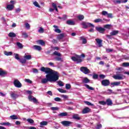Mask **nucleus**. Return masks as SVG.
I'll return each mask as SVG.
<instances>
[{"mask_svg":"<svg viewBox=\"0 0 129 129\" xmlns=\"http://www.w3.org/2000/svg\"><path fill=\"white\" fill-rule=\"evenodd\" d=\"M62 38H64V35L62 34H60L57 36V39L58 40V41H61Z\"/></svg>","mask_w":129,"mask_h":129,"instance_id":"26","label":"nucleus"},{"mask_svg":"<svg viewBox=\"0 0 129 129\" xmlns=\"http://www.w3.org/2000/svg\"><path fill=\"white\" fill-rule=\"evenodd\" d=\"M10 96L13 98V99H17L19 97V95L15 94L13 92L10 93Z\"/></svg>","mask_w":129,"mask_h":129,"instance_id":"15","label":"nucleus"},{"mask_svg":"<svg viewBox=\"0 0 129 129\" xmlns=\"http://www.w3.org/2000/svg\"><path fill=\"white\" fill-rule=\"evenodd\" d=\"M57 90H58V91H59L61 93H66V92H67V91L63 89L57 88Z\"/></svg>","mask_w":129,"mask_h":129,"instance_id":"28","label":"nucleus"},{"mask_svg":"<svg viewBox=\"0 0 129 129\" xmlns=\"http://www.w3.org/2000/svg\"><path fill=\"white\" fill-rule=\"evenodd\" d=\"M116 70L117 71H122L123 70V68H116Z\"/></svg>","mask_w":129,"mask_h":129,"instance_id":"61","label":"nucleus"},{"mask_svg":"<svg viewBox=\"0 0 129 129\" xmlns=\"http://www.w3.org/2000/svg\"><path fill=\"white\" fill-rule=\"evenodd\" d=\"M66 89H70L71 88V85L69 84H67L66 85Z\"/></svg>","mask_w":129,"mask_h":129,"instance_id":"51","label":"nucleus"},{"mask_svg":"<svg viewBox=\"0 0 129 129\" xmlns=\"http://www.w3.org/2000/svg\"><path fill=\"white\" fill-rule=\"evenodd\" d=\"M40 125H47L48 124V122L46 121H42L40 123Z\"/></svg>","mask_w":129,"mask_h":129,"instance_id":"38","label":"nucleus"},{"mask_svg":"<svg viewBox=\"0 0 129 129\" xmlns=\"http://www.w3.org/2000/svg\"><path fill=\"white\" fill-rule=\"evenodd\" d=\"M111 87H114V86H119L120 85V82H115L111 83Z\"/></svg>","mask_w":129,"mask_h":129,"instance_id":"18","label":"nucleus"},{"mask_svg":"<svg viewBox=\"0 0 129 129\" xmlns=\"http://www.w3.org/2000/svg\"><path fill=\"white\" fill-rule=\"evenodd\" d=\"M99 103L101 105H105V104H106V102H105L104 101H99Z\"/></svg>","mask_w":129,"mask_h":129,"instance_id":"49","label":"nucleus"},{"mask_svg":"<svg viewBox=\"0 0 129 129\" xmlns=\"http://www.w3.org/2000/svg\"><path fill=\"white\" fill-rule=\"evenodd\" d=\"M32 70L33 73H38V72H39V71H38V69H33Z\"/></svg>","mask_w":129,"mask_h":129,"instance_id":"60","label":"nucleus"},{"mask_svg":"<svg viewBox=\"0 0 129 129\" xmlns=\"http://www.w3.org/2000/svg\"><path fill=\"white\" fill-rule=\"evenodd\" d=\"M53 55H55V56H57L58 57H61V53L58 52V51H54L53 53Z\"/></svg>","mask_w":129,"mask_h":129,"instance_id":"36","label":"nucleus"},{"mask_svg":"<svg viewBox=\"0 0 129 129\" xmlns=\"http://www.w3.org/2000/svg\"><path fill=\"white\" fill-rule=\"evenodd\" d=\"M51 110H59V108L58 107H52L50 108Z\"/></svg>","mask_w":129,"mask_h":129,"instance_id":"47","label":"nucleus"},{"mask_svg":"<svg viewBox=\"0 0 129 129\" xmlns=\"http://www.w3.org/2000/svg\"><path fill=\"white\" fill-rule=\"evenodd\" d=\"M40 70L47 74L45 76L46 78L42 79L41 80V83L43 84L47 83L48 81L49 82H56V81L59 80L60 75L58 72L49 68H45L44 67H41Z\"/></svg>","mask_w":129,"mask_h":129,"instance_id":"1","label":"nucleus"},{"mask_svg":"<svg viewBox=\"0 0 129 129\" xmlns=\"http://www.w3.org/2000/svg\"><path fill=\"white\" fill-rule=\"evenodd\" d=\"M17 46L19 47V48H23V44L20 42L17 43Z\"/></svg>","mask_w":129,"mask_h":129,"instance_id":"53","label":"nucleus"},{"mask_svg":"<svg viewBox=\"0 0 129 129\" xmlns=\"http://www.w3.org/2000/svg\"><path fill=\"white\" fill-rule=\"evenodd\" d=\"M8 36L10 37V38H16L17 35L14 32H10L9 33Z\"/></svg>","mask_w":129,"mask_h":129,"instance_id":"20","label":"nucleus"},{"mask_svg":"<svg viewBox=\"0 0 129 129\" xmlns=\"http://www.w3.org/2000/svg\"><path fill=\"white\" fill-rule=\"evenodd\" d=\"M113 78L116 80H122L124 78V76L122 75H116L113 76Z\"/></svg>","mask_w":129,"mask_h":129,"instance_id":"8","label":"nucleus"},{"mask_svg":"<svg viewBox=\"0 0 129 129\" xmlns=\"http://www.w3.org/2000/svg\"><path fill=\"white\" fill-rule=\"evenodd\" d=\"M11 5H8L7 6V9L8 11H13L14 10V8H15V4H16V1H10Z\"/></svg>","mask_w":129,"mask_h":129,"instance_id":"4","label":"nucleus"},{"mask_svg":"<svg viewBox=\"0 0 129 129\" xmlns=\"http://www.w3.org/2000/svg\"><path fill=\"white\" fill-rule=\"evenodd\" d=\"M106 52H107L108 53H109L110 52H112V49H110V48H106Z\"/></svg>","mask_w":129,"mask_h":129,"instance_id":"64","label":"nucleus"},{"mask_svg":"<svg viewBox=\"0 0 129 129\" xmlns=\"http://www.w3.org/2000/svg\"><path fill=\"white\" fill-rule=\"evenodd\" d=\"M37 43L40 44V45H41V46H44L45 45V43L43 41V40H39L37 41Z\"/></svg>","mask_w":129,"mask_h":129,"instance_id":"30","label":"nucleus"},{"mask_svg":"<svg viewBox=\"0 0 129 129\" xmlns=\"http://www.w3.org/2000/svg\"><path fill=\"white\" fill-rule=\"evenodd\" d=\"M113 3L115 5H117L119 4H125V3H127V0L122 1V0H114L113 1Z\"/></svg>","mask_w":129,"mask_h":129,"instance_id":"9","label":"nucleus"},{"mask_svg":"<svg viewBox=\"0 0 129 129\" xmlns=\"http://www.w3.org/2000/svg\"><path fill=\"white\" fill-rule=\"evenodd\" d=\"M33 48L34 50H37V51H41L42 50V47L39 45H34Z\"/></svg>","mask_w":129,"mask_h":129,"instance_id":"23","label":"nucleus"},{"mask_svg":"<svg viewBox=\"0 0 129 129\" xmlns=\"http://www.w3.org/2000/svg\"><path fill=\"white\" fill-rule=\"evenodd\" d=\"M0 124L1 125H11L10 123L9 122L0 123Z\"/></svg>","mask_w":129,"mask_h":129,"instance_id":"40","label":"nucleus"},{"mask_svg":"<svg viewBox=\"0 0 129 129\" xmlns=\"http://www.w3.org/2000/svg\"><path fill=\"white\" fill-rule=\"evenodd\" d=\"M25 28L27 29V30H30L31 29V26L30 25V24L28 23H25Z\"/></svg>","mask_w":129,"mask_h":129,"instance_id":"31","label":"nucleus"},{"mask_svg":"<svg viewBox=\"0 0 129 129\" xmlns=\"http://www.w3.org/2000/svg\"><path fill=\"white\" fill-rule=\"evenodd\" d=\"M96 41L97 42L98 47H102V40L97 38L96 39Z\"/></svg>","mask_w":129,"mask_h":129,"instance_id":"17","label":"nucleus"},{"mask_svg":"<svg viewBox=\"0 0 129 129\" xmlns=\"http://www.w3.org/2000/svg\"><path fill=\"white\" fill-rule=\"evenodd\" d=\"M107 14H108V13L106 11H102V15L103 16H107Z\"/></svg>","mask_w":129,"mask_h":129,"instance_id":"58","label":"nucleus"},{"mask_svg":"<svg viewBox=\"0 0 129 129\" xmlns=\"http://www.w3.org/2000/svg\"><path fill=\"white\" fill-rule=\"evenodd\" d=\"M4 54L5 55H6V56H12L13 55V52L12 51H5L4 52Z\"/></svg>","mask_w":129,"mask_h":129,"instance_id":"27","label":"nucleus"},{"mask_svg":"<svg viewBox=\"0 0 129 129\" xmlns=\"http://www.w3.org/2000/svg\"><path fill=\"white\" fill-rule=\"evenodd\" d=\"M78 19L80 20V21H82L84 19V16L83 15H79L78 16Z\"/></svg>","mask_w":129,"mask_h":129,"instance_id":"44","label":"nucleus"},{"mask_svg":"<svg viewBox=\"0 0 129 129\" xmlns=\"http://www.w3.org/2000/svg\"><path fill=\"white\" fill-rule=\"evenodd\" d=\"M67 25H69L70 26H74L75 25V23H74V21L72 20H68L67 21Z\"/></svg>","mask_w":129,"mask_h":129,"instance_id":"22","label":"nucleus"},{"mask_svg":"<svg viewBox=\"0 0 129 129\" xmlns=\"http://www.w3.org/2000/svg\"><path fill=\"white\" fill-rule=\"evenodd\" d=\"M57 84L59 85V86L60 87L64 86V83L61 81L57 82Z\"/></svg>","mask_w":129,"mask_h":129,"instance_id":"42","label":"nucleus"},{"mask_svg":"<svg viewBox=\"0 0 129 129\" xmlns=\"http://www.w3.org/2000/svg\"><path fill=\"white\" fill-rule=\"evenodd\" d=\"M54 59L56 60V61H60L61 62L63 61V60H62V58H61V57L60 56H57L54 57Z\"/></svg>","mask_w":129,"mask_h":129,"instance_id":"37","label":"nucleus"},{"mask_svg":"<svg viewBox=\"0 0 129 129\" xmlns=\"http://www.w3.org/2000/svg\"><path fill=\"white\" fill-rule=\"evenodd\" d=\"M123 67H129V62H123L122 64Z\"/></svg>","mask_w":129,"mask_h":129,"instance_id":"41","label":"nucleus"},{"mask_svg":"<svg viewBox=\"0 0 129 129\" xmlns=\"http://www.w3.org/2000/svg\"><path fill=\"white\" fill-rule=\"evenodd\" d=\"M73 118H74V119H77V120L80 119V117H79V115L77 114L73 115Z\"/></svg>","mask_w":129,"mask_h":129,"instance_id":"29","label":"nucleus"},{"mask_svg":"<svg viewBox=\"0 0 129 129\" xmlns=\"http://www.w3.org/2000/svg\"><path fill=\"white\" fill-rule=\"evenodd\" d=\"M28 99L29 101H32V102H34V103H38V100H37V99H36V98L34 97L32 95H29L28 96Z\"/></svg>","mask_w":129,"mask_h":129,"instance_id":"10","label":"nucleus"},{"mask_svg":"<svg viewBox=\"0 0 129 129\" xmlns=\"http://www.w3.org/2000/svg\"><path fill=\"white\" fill-rule=\"evenodd\" d=\"M54 101H57L58 102L61 101V98L59 97H56L54 98Z\"/></svg>","mask_w":129,"mask_h":129,"instance_id":"55","label":"nucleus"},{"mask_svg":"<svg viewBox=\"0 0 129 129\" xmlns=\"http://www.w3.org/2000/svg\"><path fill=\"white\" fill-rule=\"evenodd\" d=\"M27 121L28 122H29V123H34V120L32 119H27Z\"/></svg>","mask_w":129,"mask_h":129,"instance_id":"52","label":"nucleus"},{"mask_svg":"<svg viewBox=\"0 0 129 129\" xmlns=\"http://www.w3.org/2000/svg\"><path fill=\"white\" fill-rule=\"evenodd\" d=\"M92 28L89 30V32L91 33H93L94 32V27H91Z\"/></svg>","mask_w":129,"mask_h":129,"instance_id":"59","label":"nucleus"},{"mask_svg":"<svg viewBox=\"0 0 129 129\" xmlns=\"http://www.w3.org/2000/svg\"><path fill=\"white\" fill-rule=\"evenodd\" d=\"M44 32V28H43L42 27H39L38 29V33H40V34H43Z\"/></svg>","mask_w":129,"mask_h":129,"instance_id":"35","label":"nucleus"},{"mask_svg":"<svg viewBox=\"0 0 129 129\" xmlns=\"http://www.w3.org/2000/svg\"><path fill=\"white\" fill-rule=\"evenodd\" d=\"M101 127H102V125L100 124L97 125L96 129H100V128H101Z\"/></svg>","mask_w":129,"mask_h":129,"instance_id":"63","label":"nucleus"},{"mask_svg":"<svg viewBox=\"0 0 129 129\" xmlns=\"http://www.w3.org/2000/svg\"><path fill=\"white\" fill-rule=\"evenodd\" d=\"M91 111V109L88 107H85L82 110V113L83 114H85L86 113H89V112H90Z\"/></svg>","mask_w":129,"mask_h":129,"instance_id":"13","label":"nucleus"},{"mask_svg":"<svg viewBox=\"0 0 129 129\" xmlns=\"http://www.w3.org/2000/svg\"><path fill=\"white\" fill-rule=\"evenodd\" d=\"M14 55H15V58L16 59V60H18V61H19V62H21V60H22V59L20 58V56L19 55V54L14 53Z\"/></svg>","mask_w":129,"mask_h":129,"instance_id":"24","label":"nucleus"},{"mask_svg":"<svg viewBox=\"0 0 129 129\" xmlns=\"http://www.w3.org/2000/svg\"><path fill=\"white\" fill-rule=\"evenodd\" d=\"M22 37L23 38H28V37H29V36L28 35V34H27L25 32H23L22 34Z\"/></svg>","mask_w":129,"mask_h":129,"instance_id":"39","label":"nucleus"},{"mask_svg":"<svg viewBox=\"0 0 129 129\" xmlns=\"http://www.w3.org/2000/svg\"><path fill=\"white\" fill-rule=\"evenodd\" d=\"M95 23H100V22H102V20L100 19H96L94 20Z\"/></svg>","mask_w":129,"mask_h":129,"instance_id":"50","label":"nucleus"},{"mask_svg":"<svg viewBox=\"0 0 129 129\" xmlns=\"http://www.w3.org/2000/svg\"><path fill=\"white\" fill-rule=\"evenodd\" d=\"M58 116L63 117V116H67L68 115V113L67 112H61L58 114Z\"/></svg>","mask_w":129,"mask_h":129,"instance_id":"25","label":"nucleus"},{"mask_svg":"<svg viewBox=\"0 0 129 129\" xmlns=\"http://www.w3.org/2000/svg\"><path fill=\"white\" fill-rule=\"evenodd\" d=\"M81 25L83 26V28L84 29H86L87 28H88V27H94V25L93 24L85 22H83Z\"/></svg>","mask_w":129,"mask_h":129,"instance_id":"5","label":"nucleus"},{"mask_svg":"<svg viewBox=\"0 0 129 129\" xmlns=\"http://www.w3.org/2000/svg\"><path fill=\"white\" fill-rule=\"evenodd\" d=\"M61 124L64 126H70V124L72 123V122L69 121H62L61 122Z\"/></svg>","mask_w":129,"mask_h":129,"instance_id":"12","label":"nucleus"},{"mask_svg":"<svg viewBox=\"0 0 129 129\" xmlns=\"http://www.w3.org/2000/svg\"><path fill=\"white\" fill-rule=\"evenodd\" d=\"M83 83H88L89 82V80L87 78H85L83 80Z\"/></svg>","mask_w":129,"mask_h":129,"instance_id":"45","label":"nucleus"},{"mask_svg":"<svg viewBox=\"0 0 129 129\" xmlns=\"http://www.w3.org/2000/svg\"><path fill=\"white\" fill-rule=\"evenodd\" d=\"M7 72L3 70L2 69H0V76H2V77H5L7 76Z\"/></svg>","mask_w":129,"mask_h":129,"instance_id":"14","label":"nucleus"},{"mask_svg":"<svg viewBox=\"0 0 129 129\" xmlns=\"http://www.w3.org/2000/svg\"><path fill=\"white\" fill-rule=\"evenodd\" d=\"M33 5H34L35 7H36L37 8H40V5H39V4L38 3V2H36V1L33 3Z\"/></svg>","mask_w":129,"mask_h":129,"instance_id":"48","label":"nucleus"},{"mask_svg":"<svg viewBox=\"0 0 129 129\" xmlns=\"http://www.w3.org/2000/svg\"><path fill=\"white\" fill-rule=\"evenodd\" d=\"M53 28H55L54 31L55 32V33H57L58 34H60V33H61V30L59 29L58 26L53 25Z\"/></svg>","mask_w":129,"mask_h":129,"instance_id":"19","label":"nucleus"},{"mask_svg":"<svg viewBox=\"0 0 129 129\" xmlns=\"http://www.w3.org/2000/svg\"><path fill=\"white\" fill-rule=\"evenodd\" d=\"M106 104H107V105H111V104H112V101H111L110 99H107Z\"/></svg>","mask_w":129,"mask_h":129,"instance_id":"32","label":"nucleus"},{"mask_svg":"<svg viewBox=\"0 0 129 129\" xmlns=\"http://www.w3.org/2000/svg\"><path fill=\"white\" fill-rule=\"evenodd\" d=\"M118 33H119L118 30H113L110 33V35H111V36H115V35H117Z\"/></svg>","mask_w":129,"mask_h":129,"instance_id":"21","label":"nucleus"},{"mask_svg":"<svg viewBox=\"0 0 129 129\" xmlns=\"http://www.w3.org/2000/svg\"><path fill=\"white\" fill-rule=\"evenodd\" d=\"M85 57V55L84 54H82L81 55H77L76 57H72V60H73V61H74L75 62H77V63H81V62H82V59H81V58Z\"/></svg>","mask_w":129,"mask_h":129,"instance_id":"2","label":"nucleus"},{"mask_svg":"<svg viewBox=\"0 0 129 129\" xmlns=\"http://www.w3.org/2000/svg\"><path fill=\"white\" fill-rule=\"evenodd\" d=\"M24 81L26 83H29V84H32L33 83V82L29 79H25Z\"/></svg>","mask_w":129,"mask_h":129,"instance_id":"33","label":"nucleus"},{"mask_svg":"<svg viewBox=\"0 0 129 129\" xmlns=\"http://www.w3.org/2000/svg\"><path fill=\"white\" fill-rule=\"evenodd\" d=\"M99 77H100V78L101 79H104V78H105V75H100L99 76Z\"/></svg>","mask_w":129,"mask_h":129,"instance_id":"57","label":"nucleus"},{"mask_svg":"<svg viewBox=\"0 0 129 129\" xmlns=\"http://www.w3.org/2000/svg\"><path fill=\"white\" fill-rule=\"evenodd\" d=\"M111 25L109 24H107L104 25V28H105L106 29H110V27H111Z\"/></svg>","mask_w":129,"mask_h":129,"instance_id":"54","label":"nucleus"},{"mask_svg":"<svg viewBox=\"0 0 129 129\" xmlns=\"http://www.w3.org/2000/svg\"><path fill=\"white\" fill-rule=\"evenodd\" d=\"M85 103L86 104H87V105H90L91 106H93L94 105V104H92V103H90V102H89L88 101H85Z\"/></svg>","mask_w":129,"mask_h":129,"instance_id":"46","label":"nucleus"},{"mask_svg":"<svg viewBox=\"0 0 129 129\" xmlns=\"http://www.w3.org/2000/svg\"><path fill=\"white\" fill-rule=\"evenodd\" d=\"M103 86H108L110 84V82L108 80H103L101 82Z\"/></svg>","mask_w":129,"mask_h":129,"instance_id":"11","label":"nucleus"},{"mask_svg":"<svg viewBox=\"0 0 129 129\" xmlns=\"http://www.w3.org/2000/svg\"><path fill=\"white\" fill-rule=\"evenodd\" d=\"M96 30L99 33H103L104 31H105V29L104 28L101 27H96Z\"/></svg>","mask_w":129,"mask_h":129,"instance_id":"16","label":"nucleus"},{"mask_svg":"<svg viewBox=\"0 0 129 129\" xmlns=\"http://www.w3.org/2000/svg\"><path fill=\"white\" fill-rule=\"evenodd\" d=\"M62 21H65L66 20H67V15H64L62 17Z\"/></svg>","mask_w":129,"mask_h":129,"instance_id":"56","label":"nucleus"},{"mask_svg":"<svg viewBox=\"0 0 129 129\" xmlns=\"http://www.w3.org/2000/svg\"><path fill=\"white\" fill-rule=\"evenodd\" d=\"M80 71L84 74H89V73H90V70H89V69H88L86 67H81L80 69Z\"/></svg>","mask_w":129,"mask_h":129,"instance_id":"7","label":"nucleus"},{"mask_svg":"<svg viewBox=\"0 0 129 129\" xmlns=\"http://www.w3.org/2000/svg\"><path fill=\"white\" fill-rule=\"evenodd\" d=\"M85 86L88 89H89V90H94V88H93L92 87L89 86V85H85Z\"/></svg>","mask_w":129,"mask_h":129,"instance_id":"43","label":"nucleus"},{"mask_svg":"<svg viewBox=\"0 0 129 129\" xmlns=\"http://www.w3.org/2000/svg\"><path fill=\"white\" fill-rule=\"evenodd\" d=\"M97 78H98V75L95 74L93 76V79H97Z\"/></svg>","mask_w":129,"mask_h":129,"instance_id":"62","label":"nucleus"},{"mask_svg":"<svg viewBox=\"0 0 129 129\" xmlns=\"http://www.w3.org/2000/svg\"><path fill=\"white\" fill-rule=\"evenodd\" d=\"M31 59H32V55L25 54L23 56V58H21V60H20V63H22V64H25L27 62V60H31Z\"/></svg>","mask_w":129,"mask_h":129,"instance_id":"3","label":"nucleus"},{"mask_svg":"<svg viewBox=\"0 0 129 129\" xmlns=\"http://www.w3.org/2000/svg\"><path fill=\"white\" fill-rule=\"evenodd\" d=\"M13 84L15 87H17V88H21L22 87V83L20 82V81L18 80H15Z\"/></svg>","mask_w":129,"mask_h":129,"instance_id":"6","label":"nucleus"},{"mask_svg":"<svg viewBox=\"0 0 129 129\" xmlns=\"http://www.w3.org/2000/svg\"><path fill=\"white\" fill-rule=\"evenodd\" d=\"M10 118L11 119H19V117H18V116H17L16 115L10 116Z\"/></svg>","mask_w":129,"mask_h":129,"instance_id":"34","label":"nucleus"}]
</instances>
